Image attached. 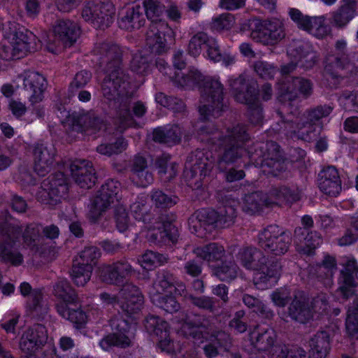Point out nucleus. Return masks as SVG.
<instances>
[{"mask_svg":"<svg viewBox=\"0 0 358 358\" xmlns=\"http://www.w3.org/2000/svg\"><path fill=\"white\" fill-rule=\"evenodd\" d=\"M217 228L223 229L231 226L236 217V209L231 205H224L219 208Z\"/></svg>","mask_w":358,"mask_h":358,"instance_id":"bf43d9fd","label":"nucleus"},{"mask_svg":"<svg viewBox=\"0 0 358 358\" xmlns=\"http://www.w3.org/2000/svg\"><path fill=\"white\" fill-rule=\"evenodd\" d=\"M334 53L325 58L324 72L331 78L352 76L358 73V53L347 54L346 43L338 41Z\"/></svg>","mask_w":358,"mask_h":358,"instance_id":"7ed1b4c3","label":"nucleus"},{"mask_svg":"<svg viewBox=\"0 0 358 358\" xmlns=\"http://www.w3.org/2000/svg\"><path fill=\"white\" fill-rule=\"evenodd\" d=\"M185 323L189 328V336L194 340L202 339L204 334H208L210 329V322L205 315L187 314L185 316Z\"/></svg>","mask_w":358,"mask_h":358,"instance_id":"c756f323","label":"nucleus"},{"mask_svg":"<svg viewBox=\"0 0 358 358\" xmlns=\"http://www.w3.org/2000/svg\"><path fill=\"white\" fill-rule=\"evenodd\" d=\"M309 358H325L331 349L329 334L317 331L309 340Z\"/></svg>","mask_w":358,"mask_h":358,"instance_id":"c85d7f7f","label":"nucleus"},{"mask_svg":"<svg viewBox=\"0 0 358 358\" xmlns=\"http://www.w3.org/2000/svg\"><path fill=\"white\" fill-rule=\"evenodd\" d=\"M288 54L296 63L299 62L306 68H310L315 64V54L307 45H298L290 48Z\"/></svg>","mask_w":358,"mask_h":358,"instance_id":"58836bf2","label":"nucleus"},{"mask_svg":"<svg viewBox=\"0 0 358 358\" xmlns=\"http://www.w3.org/2000/svg\"><path fill=\"white\" fill-rule=\"evenodd\" d=\"M299 91L304 98L313 94V83L310 80L301 77H288L286 83L280 88L278 99L280 101L286 102L295 100Z\"/></svg>","mask_w":358,"mask_h":358,"instance_id":"ddd939ff","label":"nucleus"},{"mask_svg":"<svg viewBox=\"0 0 358 358\" xmlns=\"http://www.w3.org/2000/svg\"><path fill=\"white\" fill-rule=\"evenodd\" d=\"M177 228L171 222H162V227L154 230L149 236V241L155 244H168L177 241Z\"/></svg>","mask_w":358,"mask_h":358,"instance_id":"7c9ffc66","label":"nucleus"},{"mask_svg":"<svg viewBox=\"0 0 358 358\" xmlns=\"http://www.w3.org/2000/svg\"><path fill=\"white\" fill-rule=\"evenodd\" d=\"M24 95L35 104L43 99V92L46 88L45 78L38 72H29L23 78Z\"/></svg>","mask_w":358,"mask_h":358,"instance_id":"5701e85b","label":"nucleus"},{"mask_svg":"<svg viewBox=\"0 0 358 358\" xmlns=\"http://www.w3.org/2000/svg\"><path fill=\"white\" fill-rule=\"evenodd\" d=\"M300 198V192L298 189L292 190L286 186L274 187L265 195L266 206H280L287 202L297 201Z\"/></svg>","mask_w":358,"mask_h":358,"instance_id":"cd10ccee","label":"nucleus"},{"mask_svg":"<svg viewBox=\"0 0 358 358\" xmlns=\"http://www.w3.org/2000/svg\"><path fill=\"white\" fill-rule=\"evenodd\" d=\"M113 202V201L108 197L101 195V193L98 192L97 195L92 201L88 213V217L90 222H96Z\"/></svg>","mask_w":358,"mask_h":358,"instance_id":"a18cd8bd","label":"nucleus"},{"mask_svg":"<svg viewBox=\"0 0 358 358\" xmlns=\"http://www.w3.org/2000/svg\"><path fill=\"white\" fill-rule=\"evenodd\" d=\"M155 100L159 104L172 110L174 113H182L185 110L186 106L184 101L177 97L159 92L155 96Z\"/></svg>","mask_w":358,"mask_h":358,"instance_id":"4d7b16f0","label":"nucleus"},{"mask_svg":"<svg viewBox=\"0 0 358 358\" xmlns=\"http://www.w3.org/2000/svg\"><path fill=\"white\" fill-rule=\"evenodd\" d=\"M238 257L241 264L247 269L255 271L266 257L263 252L254 247H245L240 250Z\"/></svg>","mask_w":358,"mask_h":358,"instance_id":"72a5a7b5","label":"nucleus"},{"mask_svg":"<svg viewBox=\"0 0 358 358\" xmlns=\"http://www.w3.org/2000/svg\"><path fill=\"white\" fill-rule=\"evenodd\" d=\"M75 182L81 187L90 189L94 185L96 177L92 163L87 160H76L70 164Z\"/></svg>","mask_w":358,"mask_h":358,"instance_id":"b1692460","label":"nucleus"},{"mask_svg":"<svg viewBox=\"0 0 358 358\" xmlns=\"http://www.w3.org/2000/svg\"><path fill=\"white\" fill-rule=\"evenodd\" d=\"M69 179L63 172L50 175L41 183L37 199L45 204L55 206L65 199L69 192Z\"/></svg>","mask_w":358,"mask_h":358,"instance_id":"6e6552de","label":"nucleus"},{"mask_svg":"<svg viewBox=\"0 0 358 358\" xmlns=\"http://www.w3.org/2000/svg\"><path fill=\"white\" fill-rule=\"evenodd\" d=\"M143 8L136 5L127 9L121 17L120 26L125 29H139L144 25Z\"/></svg>","mask_w":358,"mask_h":358,"instance_id":"f704fd0d","label":"nucleus"},{"mask_svg":"<svg viewBox=\"0 0 358 358\" xmlns=\"http://www.w3.org/2000/svg\"><path fill=\"white\" fill-rule=\"evenodd\" d=\"M93 54L100 66H103L105 77L101 85L103 101L118 108L119 115L126 124L131 122L129 101L134 95L129 76L123 68L122 48L113 42L96 43Z\"/></svg>","mask_w":358,"mask_h":358,"instance_id":"f257e3e1","label":"nucleus"},{"mask_svg":"<svg viewBox=\"0 0 358 358\" xmlns=\"http://www.w3.org/2000/svg\"><path fill=\"white\" fill-rule=\"evenodd\" d=\"M53 294L57 299L67 302H77L78 297L70 283L64 279H59L53 286Z\"/></svg>","mask_w":358,"mask_h":358,"instance_id":"37998d69","label":"nucleus"},{"mask_svg":"<svg viewBox=\"0 0 358 358\" xmlns=\"http://www.w3.org/2000/svg\"><path fill=\"white\" fill-rule=\"evenodd\" d=\"M250 139L246 125L237 124L225 129L222 139L215 145L219 150L217 167L220 171L241 159L245 152L244 145Z\"/></svg>","mask_w":358,"mask_h":358,"instance_id":"f03ea898","label":"nucleus"},{"mask_svg":"<svg viewBox=\"0 0 358 358\" xmlns=\"http://www.w3.org/2000/svg\"><path fill=\"white\" fill-rule=\"evenodd\" d=\"M210 38L204 32H199L194 35L189 43V52L194 57L200 55L203 45L207 47Z\"/></svg>","mask_w":358,"mask_h":358,"instance_id":"338daca9","label":"nucleus"},{"mask_svg":"<svg viewBox=\"0 0 358 358\" xmlns=\"http://www.w3.org/2000/svg\"><path fill=\"white\" fill-rule=\"evenodd\" d=\"M152 204L156 208L166 210L175 206L178 198L174 195L167 194L160 189H155L150 194Z\"/></svg>","mask_w":358,"mask_h":358,"instance_id":"3c124183","label":"nucleus"},{"mask_svg":"<svg viewBox=\"0 0 358 358\" xmlns=\"http://www.w3.org/2000/svg\"><path fill=\"white\" fill-rule=\"evenodd\" d=\"M185 300L200 310L214 313L216 310L215 299L208 296L185 295Z\"/></svg>","mask_w":358,"mask_h":358,"instance_id":"13d9d810","label":"nucleus"},{"mask_svg":"<svg viewBox=\"0 0 358 358\" xmlns=\"http://www.w3.org/2000/svg\"><path fill=\"white\" fill-rule=\"evenodd\" d=\"M276 338L274 329L266 328L257 333L252 343L258 351H268L276 342Z\"/></svg>","mask_w":358,"mask_h":358,"instance_id":"a19ab883","label":"nucleus"},{"mask_svg":"<svg viewBox=\"0 0 358 358\" xmlns=\"http://www.w3.org/2000/svg\"><path fill=\"white\" fill-rule=\"evenodd\" d=\"M176 277L168 270H162L157 272L156 282L154 285L159 287L157 292H164L173 286L176 285Z\"/></svg>","mask_w":358,"mask_h":358,"instance_id":"0e129e2a","label":"nucleus"},{"mask_svg":"<svg viewBox=\"0 0 358 358\" xmlns=\"http://www.w3.org/2000/svg\"><path fill=\"white\" fill-rule=\"evenodd\" d=\"M229 87L235 99L243 103L258 95L257 85L255 82L246 81L243 75L229 80Z\"/></svg>","mask_w":358,"mask_h":358,"instance_id":"bb28decb","label":"nucleus"},{"mask_svg":"<svg viewBox=\"0 0 358 358\" xmlns=\"http://www.w3.org/2000/svg\"><path fill=\"white\" fill-rule=\"evenodd\" d=\"M131 213L134 217L144 223H150L154 219L152 206L145 199H141L130 206Z\"/></svg>","mask_w":358,"mask_h":358,"instance_id":"c03bdc74","label":"nucleus"},{"mask_svg":"<svg viewBox=\"0 0 358 358\" xmlns=\"http://www.w3.org/2000/svg\"><path fill=\"white\" fill-rule=\"evenodd\" d=\"M72 131L82 133L89 129L101 130L105 127V123L94 111L87 113H74L69 117Z\"/></svg>","mask_w":358,"mask_h":358,"instance_id":"393cba45","label":"nucleus"},{"mask_svg":"<svg viewBox=\"0 0 358 358\" xmlns=\"http://www.w3.org/2000/svg\"><path fill=\"white\" fill-rule=\"evenodd\" d=\"M247 106V117L249 122L255 126H259L263 122V108L258 95L243 103Z\"/></svg>","mask_w":358,"mask_h":358,"instance_id":"de8ad7c7","label":"nucleus"},{"mask_svg":"<svg viewBox=\"0 0 358 358\" xmlns=\"http://www.w3.org/2000/svg\"><path fill=\"white\" fill-rule=\"evenodd\" d=\"M143 8L151 23L162 21L159 17L163 13L164 8L160 2L157 0H145Z\"/></svg>","mask_w":358,"mask_h":358,"instance_id":"e2e57ef3","label":"nucleus"},{"mask_svg":"<svg viewBox=\"0 0 358 358\" xmlns=\"http://www.w3.org/2000/svg\"><path fill=\"white\" fill-rule=\"evenodd\" d=\"M266 206L265 194L262 192H254L245 196L243 210L249 215L259 213Z\"/></svg>","mask_w":358,"mask_h":358,"instance_id":"4c0bfd02","label":"nucleus"},{"mask_svg":"<svg viewBox=\"0 0 358 358\" xmlns=\"http://www.w3.org/2000/svg\"><path fill=\"white\" fill-rule=\"evenodd\" d=\"M296 138L304 141L310 142L317 139L319 132L317 126L307 120L303 115L299 117L298 127H296Z\"/></svg>","mask_w":358,"mask_h":358,"instance_id":"ea45409f","label":"nucleus"},{"mask_svg":"<svg viewBox=\"0 0 358 358\" xmlns=\"http://www.w3.org/2000/svg\"><path fill=\"white\" fill-rule=\"evenodd\" d=\"M152 55L143 51L134 55L131 61V69L132 71L141 76H145L150 71Z\"/></svg>","mask_w":358,"mask_h":358,"instance_id":"79ce46f5","label":"nucleus"},{"mask_svg":"<svg viewBox=\"0 0 358 358\" xmlns=\"http://www.w3.org/2000/svg\"><path fill=\"white\" fill-rule=\"evenodd\" d=\"M110 325L113 333L108 334L100 341V346L108 350L112 346L125 348L131 345V341L127 335L129 331V324L120 315L113 317Z\"/></svg>","mask_w":358,"mask_h":358,"instance_id":"9b49d317","label":"nucleus"},{"mask_svg":"<svg viewBox=\"0 0 358 358\" xmlns=\"http://www.w3.org/2000/svg\"><path fill=\"white\" fill-rule=\"evenodd\" d=\"M182 132L178 125H171L169 128H157L153 131V140L160 143L169 145L179 143L181 141Z\"/></svg>","mask_w":358,"mask_h":358,"instance_id":"c9c22d12","label":"nucleus"},{"mask_svg":"<svg viewBox=\"0 0 358 358\" xmlns=\"http://www.w3.org/2000/svg\"><path fill=\"white\" fill-rule=\"evenodd\" d=\"M251 157L257 165L271 169V173L273 175L285 169L279 145L274 141L257 143Z\"/></svg>","mask_w":358,"mask_h":358,"instance_id":"9d476101","label":"nucleus"},{"mask_svg":"<svg viewBox=\"0 0 358 358\" xmlns=\"http://www.w3.org/2000/svg\"><path fill=\"white\" fill-rule=\"evenodd\" d=\"M133 272L131 265L125 259L104 265L100 269V279L102 282L120 286Z\"/></svg>","mask_w":358,"mask_h":358,"instance_id":"4468645a","label":"nucleus"},{"mask_svg":"<svg viewBox=\"0 0 358 358\" xmlns=\"http://www.w3.org/2000/svg\"><path fill=\"white\" fill-rule=\"evenodd\" d=\"M343 5L332 14L333 23L338 27L345 26L358 13L356 0H343Z\"/></svg>","mask_w":358,"mask_h":358,"instance_id":"2f4dec72","label":"nucleus"},{"mask_svg":"<svg viewBox=\"0 0 358 358\" xmlns=\"http://www.w3.org/2000/svg\"><path fill=\"white\" fill-rule=\"evenodd\" d=\"M48 337L45 327L35 324L23 333L20 338V349L27 355H31L46 343Z\"/></svg>","mask_w":358,"mask_h":358,"instance_id":"dca6fc26","label":"nucleus"},{"mask_svg":"<svg viewBox=\"0 0 358 358\" xmlns=\"http://www.w3.org/2000/svg\"><path fill=\"white\" fill-rule=\"evenodd\" d=\"M55 156L56 149L52 145L37 143L34 146V168L38 176H44L51 171Z\"/></svg>","mask_w":358,"mask_h":358,"instance_id":"f3484780","label":"nucleus"},{"mask_svg":"<svg viewBox=\"0 0 358 358\" xmlns=\"http://www.w3.org/2000/svg\"><path fill=\"white\" fill-rule=\"evenodd\" d=\"M13 244L11 243L0 244V257L4 262L17 266L23 263L24 257L20 252L13 250Z\"/></svg>","mask_w":358,"mask_h":358,"instance_id":"5fc2aeb1","label":"nucleus"},{"mask_svg":"<svg viewBox=\"0 0 358 358\" xmlns=\"http://www.w3.org/2000/svg\"><path fill=\"white\" fill-rule=\"evenodd\" d=\"M289 15L297 27L317 38H323L329 33V27L324 24V17H310L303 15L296 8H290Z\"/></svg>","mask_w":358,"mask_h":358,"instance_id":"f8f14e48","label":"nucleus"},{"mask_svg":"<svg viewBox=\"0 0 358 358\" xmlns=\"http://www.w3.org/2000/svg\"><path fill=\"white\" fill-rule=\"evenodd\" d=\"M238 266L233 262H223L214 269V274L222 281L235 279L238 273Z\"/></svg>","mask_w":358,"mask_h":358,"instance_id":"052dcab7","label":"nucleus"},{"mask_svg":"<svg viewBox=\"0 0 358 358\" xmlns=\"http://www.w3.org/2000/svg\"><path fill=\"white\" fill-rule=\"evenodd\" d=\"M119 294L124 300L121 308L127 315H131L141 309L143 304V296L138 287L133 283H123Z\"/></svg>","mask_w":358,"mask_h":358,"instance_id":"412c9836","label":"nucleus"},{"mask_svg":"<svg viewBox=\"0 0 358 358\" xmlns=\"http://www.w3.org/2000/svg\"><path fill=\"white\" fill-rule=\"evenodd\" d=\"M27 306L29 310L36 316H43L48 313V307L43 301L41 290L34 289L31 292Z\"/></svg>","mask_w":358,"mask_h":358,"instance_id":"8fccbe9b","label":"nucleus"},{"mask_svg":"<svg viewBox=\"0 0 358 358\" xmlns=\"http://www.w3.org/2000/svg\"><path fill=\"white\" fill-rule=\"evenodd\" d=\"M22 239L24 245L32 252H38L40 226L35 223L27 224L22 233Z\"/></svg>","mask_w":358,"mask_h":358,"instance_id":"09e8293b","label":"nucleus"},{"mask_svg":"<svg viewBox=\"0 0 358 358\" xmlns=\"http://www.w3.org/2000/svg\"><path fill=\"white\" fill-rule=\"evenodd\" d=\"M54 42L62 43L64 47H71L80 36L79 27L69 20H57L53 27Z\"/></svg>","mask_w":358,"mask_h":358,"instance_id":"4be33fe9","label":"nucleus"},{"mask_svg":"<svg viewBox=\"0 0 358 358\" xmlns=\"http://www.w3.org/2000/svg\"><path fill=\"white\" fill-rule=\"evenodd\" d=\"M10 216L7 210L0 213V219L5 220L0 222V244L11 243L15 244V241L22 235L21 227L8 223V217Z\"/></svg>","mask_w":358,"mask_h":358,"instance_id":"473e14b6","label":"nucleus"},{"mask_svg":"<svg viewBox=\"0 0 358 358\" xmlns=\"http://www.w3.org/2000/svg\"><path fill=\"white\" fill-rule=\"evenodd\" d=\"M169 257L167 255L147 250L144 254L139 256L138 262L141 266L145 269H151L156 266V264L162 265L167 263Z\"/></svg>","mask_w":358,"mask_h":358,"instance_id":"864d4df0","label":"nucleus"},{"mask_svg":"<svg viewBox=\"0 0 358 358\" xmlns=\"http://www.w3.org/2000/svg\"><path fill=\"white\" fill-rule=\"evenodd\" d=\"M127 143L123 138H118L114 143H102L96 147V151L103 155L112 156L118 155L126 150Z\"/></svg>","mask_w":358,"mask_h":358,"instance_id":"680f3d73","label":"nucleus"},{"mask_svg":"<svg viewBox=\"0 0 358 358\" xmlns=\"http://www.w3.org/2000/svg\"><path fill=\"white\" fill-rule=\"evenodd\" d=\"M115 8L109 0H90L85 3L82 17L96 29H105L113 22Z\"/></svg>","mask_w":358,"mask_h":358,"instance_id":"0eeeda50","label":"nucleus"},{"mask_svg":"<svg viewBox=\"0 0 358 358\" xmlns=\"http://www.w3.org/2000/svg\"><path fill=\"white\" fill-rule=\"evenodd\" d=\"M194 254L207 262H217L224 256V247L217 243H210L203 246L196 247L193 250Z\"/></svg>","mask_w":358,"mask_h":358,"instance_id":"e433bc0d","label":"nucleus"},{"mask_svg":"<svg viewBox=\"0 0 358 358\" xmlns=\"http://www.w3.org/2000/svg\"><path fill=\"white\" fill-rule=\"evenodd\" d=\"M250 34L252 39L264 45H273L279 43L286 36L284 23L278 19L268 20H253Z\"/></svg>","mask_w":358,"mask_h":358,"instance_id":"1a4fd4ad","label":"nucleus"},{"mask_svg":"<svg viewBox=\"0 0 358 358\" xmlns=\"http://www.w3.org/2000/svg\"><path fill=\"white\" fill-rule=\"evenodd\" d=\"M201 141L216 145L224 136V131H220L213 123L208 122L196 131Z\"/></svg>","mask_w":358,"mask_h":358,"instance_id":"49530a36","label":"nucleus"},{"mask_svg":"<svg viewBox=\"0 0 358 358\" xmlns=\"http://www.w3.org/2000/svg\"><path fill=\"white\" fill-rule=\"evenodd\" d=\"M146 331L151 335L161 336L164 338L166 335L168 323L155 315H148L144 321Z\"/></svg>","mask_w":358,"mask_h":358,"instance_id":"603ef678","label":"nucleus"},{"mask_svg":"<svg viewBox=\"0 0 358 358\" xmlns=\"http://www.w3.org/2000/svg\"><path fill=\"white\" fill-rule=\"evenodd\" d=\"M343 269L341 270L343 282L348 287H355V282L354 273L357 268V263L354 259H347L342 264Z\"/></svg>","mask_w":358,"mask_h":358,"instance_id":"69168bd1","label":"nucleus"},{"mask_svg":"<svg viewBox=\"0 0 358 358\" xmlns=\"http://www.w3.org/2000/svg\"><path fill=\"white\" fill-rule=\"evenodd\" d=\"M171 32L168 24L164 21L150 23L149 29L146 33V45L151 52L161 55L168 50L166 34Z\"/></svg>","mask_w":358,"mask_h":358,"instance_id":"2eb2a0df","label":"nucleus"},{"mask_svg":"<svg viewBox=\"0 0 358 358\" xmlns=\"http://www.w3.org/2000/svg\"><path fill=\"white\" fill-rule=\"evenodd\" d=\"M287 315L292 320L300 324H306L312 320V306L302 292H298L294 294L287 308Z\"/></svg>","mask_w":358,"mask_h":358,"instance_id":"a211bd4d","label":"nucleus"},{"mask_svg":"<svg viewBox=\"0 0 358 358\" xmlns=\"http://www.w3.org/2000/svg\"><path fill=\"white\" fill-rule=\"evenodd\" d=\"M92 267L81 262L74 264L72 267L71 276L77 286H84L90 279Z\"/></svg>","mask_w":358,"mask_h":358,"instance_id":"6e6d98bb","label":"nucleus"},{"mask_svg":"<svg viewBox=\"0 0 358 358\" xmlns=\"http://www.w3.org/2000/svg\"><path fill=\"white\" fill-rule=\"evenodd\" d=\"M202 99L206 102L199 106V112L204 119L210 116L218 117L227 108L224 103V86L214 78H206L201 85Z\"/></svg>","mask_w":358,"mask_h":358,"instance_id":"20e7f679","label":"nucleus"},{"mask_svg":"<svg viewBox=\"0 0 358 358\" xmlns=\"http://www.w3.org/2000/svg\"><path fill=\"white\" fill-rule=\"evenodd\" d=\"M208 153L201 150H196L187 159L192 178L199 177L202 180L209 177L214 167V161Z\"/></svg>","mask_w":358,"mask_h":358,"instance_id":"6ab92c4d","label":"nucleus"},{"mask_svg":"<svg viewBox=\"0 0 358 358\" xmlns=\"http://www.w3.org/2000/svg\"><path fill=\"white\" fill-rule=\"evenodd\" d=\"M281 264L278 261H272L267 264V259L261 262L253 278L254 284L258 289H265L271 285V282H276L280 276Z\"/></svg>","mask_w":358,"mask_h":358,"instance_id":"aec40b11","label":"nucleus"},{"mask_svg":"<svg viewBox=\"0 0 358 358\" xmlns=\"http://www.w3.org/2000/svg\"><path fill=\"white\" fill-rule=\"evenodd\" d=\"M345 328L352 339L358 340V311L349 310L345 321Z\"/></svg>","mask_w":358,"mask_h":358,"instance_id":"774afa93","label":"nucleus"},{"mask_svg":"<svg viewBox=\"0 0 358 358\" xmlns=\"http://www.w3.org/2000/svg\"><path fill=\"white\" fill-rule=\"evenodd\" d=\"M8 45H3L4 59L6 60L18 59L27 52L36 50L35 36L24 28L10 27L7 34Z\"/></svg>","mask_w":358,"mask_h":358,"instance_id":"39448f33","label":"nucleus"},{"mask_svg":"<svg viewBox=\"0 0 358 358\" xmlns=\"http://www.w3.org/2000/svg\"><path fill=\"white\" fill-rule=\"evenodd\" d=\"M292 242L290 234L276 224H271L259 233V246L268 254L275 256L285 255Z\"/></svg>","mask_w":358,"mask_h":358,"instance_id":"423d86ee","label":"nucleus"},{"mask_svg":"<svg viewBox=\"0 0 358 358\" xmlns=\"http://www.w3.org/2000/svg\"><path fill=\"white\" fill-rule=\"evenodd\" d=\"M319 187L326 194L336 196L341 191V180L338 170L333 166L324 168L320 172Z\"/></svg>","mask_w":358,"mask_h":358,"instance_id":"a878e982","label":"nucleus"}]
</instances>
